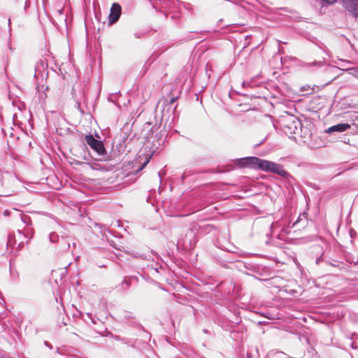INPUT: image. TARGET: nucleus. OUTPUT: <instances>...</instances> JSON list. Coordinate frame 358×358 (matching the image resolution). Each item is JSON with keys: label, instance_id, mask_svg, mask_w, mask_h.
I'll return each instance as SVG.
<instances>
[{"label": "nucleus", "instance_id": "1", "mask_svg": "<svg viewBox=\"0 0 358 358\" xmlns=\"http://www.w3.org/2000/svg\"><path fill=\"white\" fill-rule=\"evenodd\" d=\"M242 161L245 166L250 168L275 173L283 178L289 176V174L283 169L281 164L273 162L262 159L256 157H245Z\"/></svg>", "mask_w": 358, "mask_h": 358}, {"label": "nucleus", "instance_id": "2", "mask_svg": "<svg viewBox=\"0 0 358 358\" xmlns=\"http://www.w3.org/2000/svg\"><path fill=\"white\" fill-rule=\"evenodd\" d=\"M283 132L287 135H292L300 129L301 121L294 115L287 114L282 116L280 120Z\"/></svg>", "mask_w": 358, "mask_h": 358}, {"label": "nucleus", "instance_id": "3", "mask_svg": "<svg viewBox=\"0 0 358 358\" xmlns=\"http://www.w3.org/2000/svg\"><path fill=\"white\" fill-rule=\"evenodd\" d=\"M33 235L32 229H26L24 232L17 230V234L10 236L8 240V245L12 247L16 246L17 250L22 249L24 244H28Z\"/></svg>", "mask_w": 358, "mask_h": 358}, {"label": "nucleus", "instance_id": "4", "mask_svg": "<svg viewBox=\"0 0 358 358\" xmlns=\"http://www.w3.org/2000/svg\"><path fill=\"white\" fill-rule=\"evenodd\" d=\"M85 140L87 145H89L90 148L96 152V155L101 157L99 159V161L107 162L110 159L109 156L107 155L102 141L94 138L92 135H86Z\"/></svg>", "mask_w": 358, "mask_h": 358}, {"label": "nucleus", "instance_id": "5", "mask_svg": "<svg viewBox=\"0 0 358 358\" xmlns=\"http://www.w3.org/2000/svg\"><path fill=\"white\" fill-rule=\"evenodd\" d=\"M121 15V6L114 3L110 8V13L108 16V21L110 24L115 23Z\"/></svg>", "mask_w": 358, "mask_h": 358}, {"label": "nucleus", "instance_id": "6", "mask_svg": "<svg viewBox=\"0 0 358 358\" xmlns=\"http://www.w3.org/2000/svg\"><path fill=\"white\" fill-rule=\"evenodd\" d=\"M343 7L353 16L358 17V0H344Z\"/></svg>", "mask_w": 358, "mask_h": 358}, {"label": "nucleus", "instance_id": "7", "mask_svg": "<svg viewBox=\"0 0 358 358\" xmlns=\"http://www.w3.org/2000/svg\"><path fill=\"white\" fill-rule=\"evenodd\" d=\"M350 128V125L347 123H341L336 125H334L327 130V133H333V132H343L348 129Z\"/></svg>", "mask_w": 358, "mask_h": 358}, {"label": "nucleus", "instance_id": "8", "mask_svg": "<svg viewBox=\"0 0 358 358\" xmlns=\"http://www.w3.org/2000/svg\"><path fill=\"white\" fill-rule=\"evenodd\" d=\"M295 134H297L302 138L303 141H306L311 137L310 131L307 127H304L302 125V123H301L300 129H299L297 133H295Z\"/></svg>", "mask_w": 358, "mask_h": 358}, {"label": "nucleus", "instance_id": "9", "mask_svg": "<svg viewBox=\"0 0 358 358\" xmlns=\"http://www.w3.org/2000/svg\"><path fill=\"white\" fill-rule=\"evenodd\" d=\"M157 3L162 8L168 9L171 7L172 4L175 3V1L173 0H158Z\"/></svg>", "mask_w": 358, "mask_h": 358}, {"label": "nucleus", "instance_id": "10", "mask_svg": "<svg viewBox=\"0 0 358 358\" xmlns=\"http://www.w3.org/2000/svg\"><path fill=\"white\" fill-rule=\"evenodd\" d=\"M324 65V62L322 61H318V62H313L310 63H305L303 66L306 67H311V66H316V67H321Z\"/></svg>", "mask_w": 358, "mask_h": 358}, {"label": "nucleus", "instance_id": "11", "mask_svg": "<svg viewBox=\"0 0 358 358\" xmlns=\"http://www.w3.org/2000/svg\"><path fill=\"white\" fill-rule=\"evenodd\" d=\"M93 170H100L101 166L96 162V160L88 162L86 163Z\"/></svg>", "mask_w": 358, "mask_h": 358}, {"label": "nucleus", "instance_id": "12", "mask_svg": "<svg viewBox=\"0 0 358 358\" xmlns=\"http://www.w3.org/2000/svg\"><path fill=\"white\" fill-rule=\"evenodd\" d=\"M21 220L24 224L27 225L31 224V217L29 215H22Z\"/></svg>", "mask_w": 358, "mask_h": 358}, {"label": "nucleus", "instance_id": "13", "mask_svg": "<svg viewBox=\"0 0 358 358\" xmlns=\"http://www.w3.org/2000/svg\"><path fill=\"white\" fill-rule=\"evenodd\" d=\"M49 238L51 242H56L58 239V235L55 232H52L49 235Z\"/></svg>", "mask_w": 358, "mask_h": 358}, {"label": "nucleus", "instance_id": "14", "mask_svg": "<svg viewBox=\"0 0 358 358\" xmlns=\"http://www.w3.org/2000/svg\"><path fill=\"white\" fill-rule=\"evenodd\" d=\"M347 71L352 75L358 76V67L350 68L348 69Z\"/></svg>", "mask_w": 358, "mask_h": 358}, {"label": "nucleus", "instance_id": "15", "mask_svg": "<svg viewBox=\"0 0 358 358\" xmlns=\"http://www.w3.org/2000/svg\"><path fill=\"white\" fill-rule=\"evenodd\" d=\"M148 162H149V159H147L145 162H144L143 163V164L141 166V167L137 170V171H140L142 169H143L145 167V166L147 165V164L148 163Z\"/></svg>", "mask_w": 358, "mask_h": 358}, {"label": "nucleus", "instance_id": "16", "mask_svg": "<svg viewBox=\"0 0 358 358\" xmlns=\"http://www.w3.org/2000/svg\"><path fill=\"white\" fill-rule=\"evenodd\" d=\"M329 4H332L336 1V0H323Z\"/></svg>", "mask_w": 358, "mask_h": 358}, {"label": "nucleus", "instance_id": "17", "mask_svg": "<svg viewBox=\"0 0 358 358\" xmlns=\"http://www.w3.org/2000/svg\"><path fill=\"white\" fill-rule=\"evenodd\" d=\"M45 343V345L48 348H49L50 349H52V345H51L49 342H48V341H45V343Z\"/></svg>", "mask_w": 358, "mask_h": 358}, {"label": "nucleus", "instance_id": "18", "mask_svg": "<svg viewBox=\"0 0 358 358\" xmlns=\"http://www.w3.org/2000/svg\"><path fill=\"white\" fill-rule=\"evenodd\" d=\"M176 99H177V97L171 98L170 101H169V104H173L176 101Z\"/></svg>", "mask_w": 358, "mask_h": 358}, {"label": "nucleus", "instance_id": "19", "mask_svg": "<svg viewBox=\"0 0 358 358\" xmlns=\"http://www.w3.org/2000/svg\"><path fill=\"white\" fill-rule=\"evenodd\" d=\"M351 347H352V348H353V349H357V348H358V347L357 346V345H356L354 342H352V343H351Z\"/></svg>", "mask_w": 358, "mask_h": 358}, {"label": "nucleus", "instance_id": "20", "mask_svg": "<svg viewBox=\"0 0 358 358\" xmlns=\"http://www.w3.org/2000/svg\"><path fill=\"white\" fill-rule=\"evenodd\" d=\"M76 164H79V165H80V164H83L84 163H83V162H78V161H76Z\"/></svg>", "mask_w": 358, "mask_h": 358}, {"label": "nucleus", "instance_id": "21", "mask_svg": "<svg viewBox=\"0 0 358 358\" xmlns=\"http://www.w3.org/2000/svg\"><path fill=\"white\" fill-rule=\"evenodd\" d=\"M124 283H125L127 285V287L129 286V283L127 281V280H124Z\"/></svg>", "mask_w": 358, "mask_h": 358}, {"label": "nucleus", "instance_id": "22", "mask_svg": "<svg viewBox=\"0 0 358 358\" xmlns=\"http://www.w3.org/2000/svg\"><path fill=\"white\" fill-rule=\"evenodd\" d=\"M351 263H354L355 264H358V260H357V261H356V262L352 261V262H351Z\"/></svg>", "mask_w": 358, "mask_h": 358}, {"label": "nucleus", "instance_id": "23", "mask_svg": "<svg viewBox=\"0 0 358 358\" xmlns=\"http://www.w3.org/2000/svg\"><path fill=\"white\" fill-rule=\"evenodd\" d=\"M298 222H299V220H297L296 222H295L294 223H293V227H294V226L296 224V223H297Z\"/></svg>", "mask_w": 358, "mask_h": 358}, {"label": "nucleus", "instance_id": "24", "mask_svg": "<svg viewBox=\"0 0 358 358\" xmlns=\"http://www.w3.org/2000/svg\"><path fill=\"white\" fill-rule=\"evenodd\" d=\"M10 19L9 18L8 19V26L10 27Z\"/></svg>", "mask_w": 358, "mask_h": 358}, {"label": "nucleus", "instance_id": "25", "mask_svg": "<svg viewBox=\"0 0 358 358\" xmlns=\"http://www.w3.org/2000/svg\"><path fill=\"white\" fill-rule=\"evenodd\" d=\"M343 62L345 64H350V62H348V61H343Z\"/></svg>", "mask_w": 358, "mask_h": 358}, {"label": "nucleus", "instance_id": "26", "mask_svg": "<svg viewBox=\"0 0 358 358\" xmlns=\"http://www.w3.org/2000/svg\"><path fill=\"white\" fill-rule=\"evenodd\" d=\"M246 85L245 82H243V85L245 86Z\"/></svg>", "mask_w": 358, "mask_h": 358}]
</instances>
